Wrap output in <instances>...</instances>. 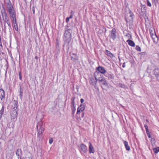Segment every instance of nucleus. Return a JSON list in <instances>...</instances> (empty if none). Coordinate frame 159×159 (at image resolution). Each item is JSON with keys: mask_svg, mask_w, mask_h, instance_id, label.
<instances>
[{"mask_svg": "<svg viewBox=\"0 0 159 159\" xmlns=\"http://www.w3.org/2000/svg\"><path fill=\"white\" fill-rule=\"evenodd\" d=\"M139 54L141 55V56H143L145 55L146 53L145 52H141L139 53Z\"/></svg>", "mask_w": 159, "mask_h": 159, "instance_id": "nucleus-36", "label": "nucleus"}, {"mask_svg": "<svg viewBox=\"0 0 159 159\" xmlns=\"http://www.w3.org/2000/svg\"><path fill=\"white\" fill-rule=\"evenodd\" d=\"M19 92H20L19 96H20V99H21L22 98V96H23L22 93H23V90L21 88V87H20V88Z\"/></svg>", "mask_w": 159, "mask_h": 159, "instance_id": "nucleus-27", "label": "nucleus"}, {"mask_svg": "<svg viewBox=\"0 0 159 159\" xmlns=\"http://www.w3.org/2000/svg\"><path fill=\"white\" fill-rule=\"evenodd\" d=\"M126 42L128 43L129 45L130 46L133 47H134L135 46V43L132 40L128 39L127 40Z\"/></svg>", "mask_w": 159, "mask_h": 159, "instance_id": "nucleus-19", "label": "nucleus"}, {"mask_svg": "<svg viewBox=\"0 0 159 159\" xmlns=\"http://www.w3.org/2000/svg\"><path fill=\"white\" fill-rule=\"evenodd\" d=\"M32 11H33V13L34 14L35 13V9L34 7H32Z\"/></svg>", "mask_w": 159, "mask_h": 159, "instance_id": "nucleus-40", "label": "nucleus"}, {"mask_svg": "<svg viewBox=\"0 0 159 159\" xmlns=\"http://www.w3.org/2000/svg\"><path fill=\"white\" fill-rule=\"evenodd\" d=\"M157 80L159 81V75L156 76Z\"/></svg>", "mask_w": 159, "mask_h": 159, "instance_id": "nucleus-41", "label": "nucleus"}, {"mask_svg": "<svg viewBox=\"0 0 159 159\" xmlns=\"http://www.w3.org/2000/svg\"><path fill=\"white\" fill-rule=\"evenodd\" d=\"M106 54L108 56L110 57H113V54L109 51L106 50Z\"/></svg>", "mask_w": 159, "mask_h": 159, "instance_id": "nucleus-25", "label": "nucleus"}, {"mask_svg": "<svg viewBox=\"0 0 159 159\" xmlns=\"http://www.w3.org/2000/svg\"><path fill=\"white\" fill-rule=\"evenodd\" d=\"M70 14H72V15H73L74 14V12H73V11L71 10V11Z\"/></svg>", "mask_w": 159, "mask_h": 159, "instance_id": "nucleus-45", "label": "nucleus"}, {"mask_svg": "<svg viewBox=\"0 0 159 159\" xmlns=\"http://www.w3.org/2000/svg\"><path fill=\"white\" fill-rule=\"evenodd\" d=\"M125 63H123V64L122 65V67L123 68H124V67H125Z\"/></svg>", "mask_w": 159, "mask_h": 159, "instance_id": "nucleus-44", "label": "nucleus"}, {"mask_svg": "<svg viewBox=\"0 0 159 159\" xmlns=\"http://www.w3.org/2000/svg\"><path fill=\"white\" fill-rule=\"evenodd\" d=\"M135 49H136V50L140 52L141 51V48L138 45H137L136 46Z\"/></svg>", "mask_w": 159, "mask_h": 159, "instance_id": "nucleus-29", "label": "nucleus"}, {"mask_svg": "<svg viewBox=\"0 0 159 159\" xmlns=\"http://www.w3.org/2000/svg\"><path fill=\"white\" fill-rule=\"evenodd\" d=\"M71 31L70 30L68 29L65 31L64 34V40L65 43L68 44L70 42L71 39Z\"/></svg>", "mask_w": 159, "mask_h": 159, "instance_id": "nucleus-4", "label": "nucleus"}, {"mask_svg": "<svg viewBox=\"0 0 159 159\" xmlns=\"http://www.w3.org/2000/svg\"><path fill=\"white\" fill-rule=\"evenodd\" d=\"M110 36L111 38L113 40H114L116 38V30L115 28L112 29L111 31H110Z\"/></svg>", "mask_w": 159, "mask_h": 159, "instance_id": "nucleus-6", "label": "nucleus"}, {"mask_svg": "<svg viewBox=\"0 0 159 159\" xmlns=\"http://www.w3.org/2000/svg\"><path fill=\"white\" fill-rule=\"evenodd\" d=\"M37 128L38 131L37 138L39 140L43 138L42 134L44 131V128L42 122L40 121L37 124Z\"/></svg>", "mask_w": 159, "mask_h": 159, "instance_id": "nucleus-3", "label": "nucleus"}, {"mask_svg": "<svg viewBox=\"0 0 159 159\" xmlns=\"http://www.w3.org/2000/svg\"><path fill=\"white\" fill-rule=\"evenodd\" d=\"M85 109V107L83 105L81 104L80 105V107L77 108V112L76 114H80V111H83Z\"/></svg>", "mask_w": 159, "mask_h": 159, "instance_id": "nucleus-8", "label": "nucleus"}, {"mask_svg": "<svg viewBox=\"0 0 159 159\" xmlns=\"http://www.w3.org/2000/svg\"><path fill=\"white\" fill-rule=\"evenodd\" d=\"M78 57L76 53H72L71 55V59L73 61H75L78 60Z\"/></svg>", "mask_w": 159, "mask_h": 159, "instance_id": "nucleus-16", "label": "nucleus"}, {"mask_svg": "<svg viewBox=\"0 0 159 159\" xmlns=\"http://www.w3.org/2000/svg\"><path fill=\"white\" fill-rule=\"evenodd\" d=\"M1 13L2 16L3 20L4 21L3 26L2 25V29L5 33L7 31H10L11 26L10 22L9 21V19L6 12V10L3 8V10L1 11Z\"/></svg>", "mask_w": 159, "mask_h": 159, "instance_id": "nucleus-1", "label": "nucleus"}, {"mask_svg": "<svg viewBox=\"0 0 159 159\" xmlns=\"http://www.w3.org/2000/svg\"><path fill=\"white\" fill-rule=\"evenodd\" d=\"M124 143L125 145V147L127 151H129L130 150V148L129 146L128 143L126 141H124Z\"/></svg>", "mask_w": 159, "mask_h": 159, "instance_id": "nucleus-21", "label": "nucleus"}, {"mask_svg": "<svg viewBox=\"0 0 159 159\" xmlns=\"http://www.w3.org/2000/svg\"><path fill=\"white\" fill-rule=\"evenodd\" d=\"M71 108L75 107V98H73L71 99Z\"/></svg>", "mask_w": 159, "mask_h": 159, "instance_id": "nucleus-20", "label": "nucleus"}, {"mask_svg": "<svg viewBox=\"0 0 159 159\" xmlns=\"http://www.w3.org/2000/svg\"><path fill=\"white\" fill-rule=\"evenodd\" d=\"M151 37L154 42H157L158 38L155 34L152 35Z\"/></svg>", "mask_w": 159, "mask_h": 159, "instance_id": "nucleus-22", "label": "nucleus"}, {"mask_svg": "<svg viewBox=\"0 0 159 159\" xmlns=\"http://www.w3.org/2000/svg\"><path fill=\"white\" fill-rule=\"evenodd\" d=\"M69 19H70V18L69 17H67L66 18V22L67 23L69 21Z\"/></svg>", "mask_w": 159, "mask_h": 159, "instance_id": "nucleus-39", "label": "nucleus"}, {"mask_svg": "<svg viewBox=\"0 0 159 159\" xmlns=\"http://www.w3.org/2000/svg\"><path fill=\"white\" fill-rule=\"evenodd\" d=\"M97 70L100 73L104 74L106 72V70L104 68L101 66H99L97 68Z\"/></svg>", "mask_w": 159, "mask_h": 159, "instance_id": "nucleus-10", "label": "nucleus"}, {"mask_svg": "<svg viewBox=\"0 0 159 159\" xmlns=\"http://www.w3.org/2000/svg\"><path fill=\"white\" fill-rule=\"evenodd\" d=\"M155 2L157 3L158 2V0H155Z\"/></svg>", "mask_w": 159, "mask_h": 159, "instance_id": "nucleus-50", "label": "nucleus"}, {"mask_svg": "<svg viewBox=\"0 0 159 159\" xmlns=\"http://www.w3.org/2000/svg\"><path fill=\"white\" fill-rule=\"evenodd\" d=\"M53 141V139L52 138H50L49 140V143L50 144H51L52 143Z\"/></svg>", "mask_w": 159, "mask_h": 159, "instance_id": "nucleus-37", "label": "nucleus"}, {"mask_svg": "<svg viewBox=\"0 0 159 159\" xmlns=\"http://www.w3.org/2000/svg\"><path fill=\"white\" fill-rule=\"evenodd\" d=\"M84 116V112H83L82 113V114L81 115V117H83Z\"/></svg>", "mask_w": 159, "mask_h": 159, "instance_id": "nucleus-46", "label": "nucleus"}, {"mask_svg": "<svg viewBox=\"0 0 159 159\" xmlns=\"http://www.w3.org/2000/svg\"><path fill=\"white\" fill-rule=\"evenodd\" d=\"M128 35H130V34H128Z\"/></svg>", "mask_w": 159, "mask_h": 159, "instance_id": "nucleus-52", "label": "nucleus"}, {"mask_svg": "<svg viewBox=\"0 0 159 159\" xmlns=\"http://www.w3.org/2000/svg\"><path fill=\"white\" fill-rule=\"evenodd\" d=\"M146 134H147V135L148 138H151V133L149 132V131H146Z\"/></svg>", "mask_w": 159, "mask_h": 159, "instance_id": "nucleus-31", "label": "nucleus"}, {"mask_svg": "<svg viewBox=\"0 0 159 159\" xmlns=\"http://www.w3.org/2000/svg\"><path fill=\"white\" fill-rule=\"evenodd\" d=\"M95 151L94 148L90 142L89 143V152L90 153H94Z\"/></svg>", "mask_w": 159, "mask_h": 159, "instance_id": "nucleus-14", "label": "nucleus"}, {"mask_svg": "<svg viewBox=\"0 0 159 159\" xmlns=\"http://www.w3.org/2000/svg\"><path fill=\"white\" fill-rule=\"evenodd\" d=\"M71 110L72 112V113L74 114L76 110V108L75 107L71 108Z\"/></svg>", "mask_w": 159, "mask_h": 159, "instance_id": "nucleus-33", "label": "nucleus"}, {"mask_svg": "<svg viewBox=\"0 0 159 159\" xmlns=\"http://www.w3.org/2000/svg\"><path fill=\"white\" fill-rule=\"evenodd\" d=\"M94 76L95 79L96 80H98L99 78L98 77L99 76H101L100 73H99L98 71H96L95 72H94Z\"/></svg>", "mask_w": 159, "mask_h": 159, "instance_id": "nucleus-18", "label": "nucleus"}, {"mask_svg": "<svg viewBox=\"0 0 159 159\" xmlns=\"http://www.w3.org/2000/svg\"><path fill=\"white\" fill-rule=\"evenodd\" d=\"M0 98L1 100H4L5 98V92L2 89H0Z\"/></svg>", "mask_w": 159, "mask_h": 159, "instance_id": "nucleus-11", "label": "nucleus"}, {"mask_svg": "<svg viewBox=\"0 0 159 159\" xmlns=\"http://www.w3.org/2000/svg\"><path fill=\"white\" fill-rule=\"evenodd\" d=\"M98 80H96L95 79H94L93 78H91L90 81V83L91 84L95 86L96 84L97 81Z\"/></svg>", "mask_w": 159, "mask_h": 159, "instance_id": "nucleus-13", "label": "nucleus"}, {"mask_svg": "<svg viewBox=\"0 0 159 159\" xmlns=\"http://www.w3.org/2000/svg\"><path fill=\"white\" fill-rule=\"evenodd\" d=\"M78 147L80 152L82 155L86 153L88 151L87 146L83 143L79 145Z\"/></svg>", "mask_w": 159, "mask_h": 159, "instance_id": "nucleus-5", "label": "nucleus"}, {"mask_svg": "<svg viewBox=\"0 0 159 159\" xmlns=\"http://www.w3.org/2000/svg\"><path fill=\"white\" fill-rule=\"evenodd\" d=\"M153 72L155 76L159 75V69L158 68L155 69L154 70Z\"/></svg>", "mask_w": 159, "mask_h": 159, "instance_id": "nucleus-24", "label": "nucleus"}, {"mask_svg": "<svg viewBox=\"0 0 159 159\" xmlns=\"http://www.w3.org/2000/svg\"><path fill=\"white\" fill-rule=\"evenodd\" d=\"M12 103V110H16L18 107V102L17 101L14 100L13 101Z\"/></svg>", "mask_w": 159, "mask_h": 159, "instance_id": "nucleus-9", "label": "nucleus"}, {"mask_svg": "<svg viewBox=\"0 0 159 159\" xmlns=\"http://www.w3.org/2000/svg\"><path fill=\"white\" fill-rule=\"evenodd\" d=\"M34 59H36V60H38V57L37 56H35V57H34Z\"/></svg>", "mask_w": 159, "mask_h": 159, "instance_id": "nucleus-48", "label": "nucleus"}, {"mask_svg": "<svg viewBox=\"0 0 159 159\" xmlns=\"http://www.w3.org/2000/svg\"><path fill=\"white\" fill-rule=\"evenodd\" d=\"M6 4L10 17L12 19L11 20H13V21L14 19H16V16L13 6L10 0H7Z\"/></svg>", "mask_w": 159, "mask_h": 159, "instance_id": "nucleus-2", "label": "nucleus"}, {"mask_svg": "<svg viewBox=\"0 0 159 159\" xmlns=\"http://www.w3.org/2000/svg\"><path fill=\"white\" fill-rule=\"evenodd\" d=\"M99 82H102V84L104 86H106L107 85V81L104 78L100 77L98 78V79Z\"/></svg>", "mask_w": 159, "mask_h": 159, "instance_id": "nucleus-12", "label": "nucleus"}, {"mask_svg": "<svg viewBox=\"0 0 159 159\" xmlns=\"http://www.w3.org/2000/svg\"><path fill=\"white\" fill-rule=\"evenodd\" d=\"M25 2L26 3V0H24Z\"/></svg>", "mask_w": 159, "mask_h": 159, "instance_id": "nucleus-51", "label": "nucleus"}, {"mask_svg": "<svg viewBox=\"0 0 159 159\" xmlns=\"http://www.w3.org/2000/svg\"><path fill=\"white\" fill-rule=\"evenodd\" d=\"M133 16H134V15H133V14H131L130 15V17H132V18H133Z\"/></svg>", "mask_w": 159, "mask_h": 159, "instance_id": "nucleus-49", "label": "nucleus"}, {"mask_svg": "<svg viewBox=\"0 0 159 159\" xmlns=\"http://www.w3.org/2000/svg\"><path fill=\"white\" fill-rule=\"evenodd\" d=\"M153 150L155 153H157L159 152V147L153 148Z\"/></svg>", "mask_w": 159, "mask_h": 159, "instance_id": "nucleus-28", "label": "nucleus"}, {"mask_svg": "<svg viewBox=\"0 0 159 159\" xmlns=\"http://www.w3.org/2000/svg\"><path fill=\"white\" fill-rule=\"evenodd\" d=\"M0 46L1 47L0 48V50L1 49H2V43L1 42V38L0 36Z\"/></svg>", "mask_w": 159, "mask_h": 159, "instance_id": "nucleus-32", "label": "nucleus"}, {"mask_svg": "<svg viewBox=\"0 0 159 159\" xmlns=\"http://www.w3.org/2000/svg\"><path fill=\"white\" fill-rule=\"evenodd\" d=\"M16 154L18 156V159H21V150L20 149H18L16 152Z\"/></svg>", "mask_w": 159, "mask_h": 159, "instance_id": "nucleus-15", "label": "nucleus"}, {"mask_svg": "<svg viewBox=\"0 0 159 159\" xmlns=\"http://www.w3.org/2000/svg\"><path fill=\"white\" fill-rule=\"evenodd\" d=\"M84 102V100L83 98H81L80 99V102L81 103H83Z\"/></svg>", "mask_w": 159, "mask_h": 159, "instance_id": "nucleus-42", "label": "nucleus"}, {"mask_svg": "<svg viewBox=\"0 0 159 159\" xmlns=\"http://www.w3.org/2000/svg\"><path fill=\"white\" fill-rule=\"evenodd\" d=\"M144 127H145V129H146V131H149L148 129V126H147V125H144Z\"/></svg>", "mask_w": 159, "mask_h": 159, "instance_id": "nucleus-35", "label": "nucleus"}, {"mask_svg": "<svg viewBox=\"0 0 159 159\" xmlns=\"http://www.w3.org/2000/svg\"><path fill=\"white\" fill-rule=\"evenodd\" d=\"M147 5L150 7L151 6V4L148 0H147Z\"/></svg>", "mask_w": 159, "mask_h": 159, "instance_id": "nucleus-34", "label": "nucleus"}, {"mask_svg": "<svg viewBox=\"0 0 159 159\" xmlns=\"http://www.w3.org/2000/svg\"><path fill=\"white\" fill-rule=\"evenodd\" d=\"M19 79L20 80H22V77H21V73L20 72L19 73Z\"/></svg>", "mask_w": 159, "mask_h": 159, "instance_id": "nucleus-38", "label": "nucleus"}, {"mask_svg": "<svg viewBox=\"0 0 159 159\" xmlns=\"http://www.w3.org/2000/svg\"><path fill=\"white\" fill-rule=\"evenodd\" d=\"M17 111L15 110H12L11 111V116L12 119H14L17 117Z\"/></svg>", "mask_w": 159, "mask_h": 159, "instance_id": "nucleus-7", "label": "nucleus"}, {"mask_svg": "<svg viewBox=\"0 0 159 159\" xmlns=\"http://www.w3.org/2000/svg\"><path fill=\"white\" fill-rule=\"evenodd\" d=\"M149 32H150V34L151 35V36L152 35L154 34H155V31H153L152 30H150Z\"/></svg>", "mask_w": 159, "mask_h": 159, "instance_id": "nucleus-30", "label": "nucleus"}, {"mask_svg": "<svg viewBox=\"0 0 159 159\" xmlns=\"http://www.w3.org/2000/svg\"><path fill=\"white\" fill-rule=\"evenodd\" d=\"M73 15H72V14H70V16L69 17H68L70 19H71L73 17Z\"/></svg>", "mask_w": 159, "mask_h": 159, "instance_id": "nucleus-43", "label": "nucleus"}, {"mask_svg": "<svg viewBox=\"0 0 159 159\" xmlns=\"http://www.w3.org/2000/svg\"><path fill=\"white\" fill-rule=\"evenodd\" d=\"M145 6L144 5H143L141 6V12L143 14H145L146 12V10L145 9Z\"/></svg>", "mask_w": 159, "mask_h": 159, "instance_id": "nucleus-26", "label": "nucleus"}, {"mask_svg": "<svg viewBox=\"0 0 159 159\" xmlns=\"http://www.w3.org/2000/svg\"><path fill=\"white\" fill-rule=\"evenodd\" d=\"M11 22L13 23L14 26L15 30L16 31H18V26L16 22V19L14 20V21H13V20H11Z\"/></svg>", "mask_w": 159, "mask_h": 159, "instance_id": "nucleus-17", "label": "nucleus"}, {"mask_svg": "<svg viewBox=\"0 0 159 159\" xmlns=\"http://www.w3.org/2000/svg\"><path fill=\"white\" fill-rule=\"evenodd\" d=\"M4 109V106H2L1 110H0V120L2 118V115L3 114Z\"/></svg>", "mask_w": 159, "mask_h": 159, "instance_id": "nucleus-23", "label": "nucleus"}, {"mask_svg": "<svg viewBox=\"0 0 159 159\" xmlns=\"http://www.w3.org/2000/svg\"><path fill=\"white\" fill-rule=\"evenodd\" d=\"M110 78L111 79H113V76H112V75H110Z\"/></svg>", "mask_w": 159, "mask_h": 159, "instance_id": "nucleus-47", "label": "nucleus"}]
</instances>
